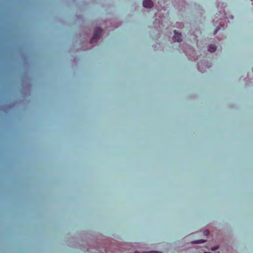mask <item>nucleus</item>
Masks as SVG:
<instances>
[{
  "mask_svg": "<svg viewBox=\"0 0 253 253\" xmlns=\"http://www.w3.org/2000/svg\"><path fill=\"white\" fill-rule=\"evenodd\" d=\"M102 30L100 28H96L95 29L92 38L90 41V42L92 43L95 42L97 40L100 38L102 34Z\"/></svg>",
  "mask_w": 253,
  "mask_h": 253,
  "instance_id": "f257e3e1",
  "label": "nucleus"
},
{
  "mask_svg": "<svg viewBox=\"0 0 253 253\" xmlns=\"http://www.w3.org/2000/svg\"><path fill=\"white\" fill-rule=\"evenodd\" d=\"M143 6L147 8H151L153 6V2L151 0H144L143 2Z\"/></svg>",
  "mask_w": 253,
  "mask_h": 253,
  "instance_id": "f03ea898",
  "label": "nucleus"
},
{
  "mask_svg": "<svg viewBox=\"0 0 253 253\" xmlns=\"http://www.w3.org/2000/svg\"><path fill=\"white\" fill-rule=\"evenodd\" d=\"M174 35L173 36V38L175 40H176L178 42H180L181 41V34L180 33H179L176 31V30L174 31Z\"/></svg>",
  "mask_w": 253,
  "mask_h": 253,
  "instance_id": "7ed1b4c3",
  "label": "nucleus"
},
{
  "mask_svg": "<svg viewBox=\"0 0 253 253\" xmlns=\"http://www.w3.org/2000/svg\"><path fill=\"white\" fill-rule=\"evenodd\" d=\"M216 47L214 45L210 44L209 46L208 50L211 53L214 52L216 50Z\"/></svg>",
  "mask_w": 253,
  "mask_h": 253,
  "instance_id": "20e7f679",
  "label": "nucleus"
},
{
  "mask_svg": "<svg viewBox=\"0 0 253 253\" xmlns=\"http://www.w3.org/2000/svg\"><path fill=\"white\" fill-rule=\"evenodd\" d=\"M205 242V240H197V241H194L193 243H195V244H199V243H204Z\"/></svg>",
  "mask_w": 253,
  "mask_h": 253,
  "instance_id": "39448f33",
  "label": "nucleus"
},
{
  "mask_svg": "<svg viewBox=\"0 0 253 253\" xmlns=\"http://www.w3.org/2000/svg\"><path fill=\"white\" fill-rule=\"evenodd\" d=\"M209 231H207V230L205 231V232H204V234H205V235H208V234H209Z\"/></svg>",
  "mask_w": 253,
  "mask_h": 253,
  "instance_id": "423d86ee",
  "label": "nucleus"
},
{
  "mask_svg": "<svg viewBox=\"0 0 253 253\" xmlns=\"http://www.w3.org/2000/svg\"><path fill=\"white\" fill-rule=\"evenodd\" d=\"M219 29H220V28H218V29H216V30H215V32H214V34H215L217 33V31H218V30H219Z\"/></svg>",
  "mask_w": 253,
  "mask_h": 253,
  "instance_id": "0eeeda50",
  "label": "nucleus"
},
{
  "mask_svg": "<svg viewBox=\"0 0 253 253\" xmlns=\"http://www.w3.org/2000/svg\"><path fill=\"white\" fill-rule=\"evenodd\" d=\"M155 253V252H149L145 253Z\"/></svg>",
  "mask_w": 253,
  "mask_h": 253,
  "instance_id": "6e6552de",
  "label": "nucleus"
},
{
  "mask_svg": "<svg viewBox=\"0 0 253 253\" xmlns=\"http://www.w3.org/2000/svg\"><path fill=\"white\" fill-rule=\"evenodd\" d=\"M134 253H139L138 252H135Z\"/></svg>",
  "mask_w": 253,
  "mask_h": 253,
  "instance_id": "1a4fd4ad",
  "label": "nucleus"
}]
</instances>
